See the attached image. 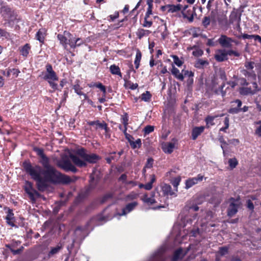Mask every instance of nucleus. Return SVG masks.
<instances>
[{"label": "nucleus", "instance_id": "1", "mask_svg": "<svg viewBox=\"0 0 261 261\" xmlns=\"http://www.w3.org/2000/svg\"><path fill=\"white\" fill-rule=\"evenodd\" d=\"M33 150L41 158V160L40 162L44 170L38 165L33 166L29 161H25L23 163L22 166L27 173L37 182L38 190L40 191H44L48 187L47 180L53 173L55 168L50 165L49 159L44 154L43 148L35 146Z\"/></svg>", "mask_w": 261, "mask_h": 261}, {"label": "nucleus", "instance_id": "2", "mask_svg": "<svg viewBox=\"0 0 261 261\" xmlns=\"http://www.w3.org/2000/svg\"><path fill=\"white\" fill-rule=\"evenodd\" d=\"M69 157L74 165L79 168L86 167L88 163L96 164L101 159L96 153H88V151L83 147L77 149L76 154H70Z\"/></svg>", "mask_w": 261, "mask_h": 261}, {"label": "nucleus", "instance_id": "3", "mask_svg": "<svg viewBox=\"0 0 261 261\" xmlns=\"http://www.w3.org/2000/svg\"><path fill=\"white\" fill-rule=\"evenodd\" d=\"M0 15L5 21V24L10 27L16 25L20 20L15 11L7 5L0 7Z\"/></svg>", "mask_w": 261, "mask_h": 261}, {"label": "nucleus", "instance_id": "4", "mask_svg": "<svg viewBox=\"0 0 261 261\" xmlns=\"http://www.w3.org/2000/svg\"><path fill=\"white\" fill-rule=\"evenodd\" d=\"M78 179H79L78 176H73L72 178H71L55 169L53 173L47 180V183L50 182L54 185H68L71 182H75Z\"/></svg>", "mask_w": 261, "mask_h": 261}, {"label": "nucleus", "instance_id": "5", "mask_svg": "<svg viewBox=\"0 0 261 261\" xmlns=\"http://www.w3.org/2000/svg\"><path fill=\"white\" fill-rule=\"evenodd\" d=\"M240 84L242 86L239 89V93L242 95H247L249 94H253L257 91V84L255 82H248L245 79L241 80Z\"/></svg>", "mask_w": 261, "mask_h": 261}, {"label": "nucleus", "instance_id": "6", "mask_svg": "<svg viewBox=\"0 0 261 261\" xmlns=\"http://www.w3.org/2000/svg\"><path fill=\"white\" fill-rule=\"evenodd\" d=\"M57 38L65 48H67L68 46L74 48L73 36L69 32L64 31L63 34H58Z\"/></svg>", "mask_w": 261, "mask_h": 261}, {"label": "nucleus", "instance_id": "7", "mask_svg": "<svg viewBox=\"0 0 261 261\" xmlns=\"http://www.w3.org/2000/svg\"><path fill=\"white\" fill-rule=\"evenodd\" d=\"M162 192L163 196L161 197L159 200L161 202H164V204H161L160 205L158 206V208L165 207L166 205L168 206V204L167 203V201L168 199V196L173 194L171 186L166 184H165L162 187Z\"/></svg>", "mask_w": 261, "mask_h": 261}, {"label": "nucleus", "instance_id": "8", "mask_svg": "<svg viewBox=\"0 0 261 261\" xmlns=\"http://www.w3.org/2000/svg\"><path fill=\"white\" fill-rule=\"evenodd\" d=\"M229 200L230 204L227 210V214L228 217H232L237 213L240 205V202L239 201V199H236L233 197L230 198Z\"/></svg>", "mask_w": 261, "mask_h": 261}, {"label": "nucleus", "instance_id": "9", "mask_svg": "<svg viewBox=\"0 0 261 261\" xmlns=\"http://www.w3.org/2000/svg\"><path fill=\"white\" fill-rule=\"evenodd\" d=\"M20 244V241L12 240L10 244H5V247L9 249L13 255H18L21 254L24 250V247L22 246L17 249H15V248H16Z\"/></svg>", "mask_w": 261, "mask_h": 261}, {"label": "nucleus", "instance_id": "10", "mask_svg": "<svg viewBox=\"0 0 261 261\" xmlns=\"http://www.w3.org/2000/svg\"><path fill=\"white\" fill-rule=\"evenodd\" d=\"M172 74L178 80L182 81L184 79V76H193L194 73L192 71H189L188 70H182V72L180 73L179 70L175 67V66H172L171 70Z\"/></svg>", "mask_w": 261, "mask_h": 261}, {"label": "nucleus", "instance_id": "11", "mask_svg": "<svg viewBox=\"0 0 261 261\" xmlns=\"http://www.w3.org/2000/svg\"><path fill=\"white\" fill-rule=\"evenodd\" d=\"M58 166L65 172L71 171L73 173H76L78 171V169L68 160L61 161L58 164Z\"/></svg>", "mask_w": 261, "mask_h": 261}, {"label": "nucleus", "instance_id": "12", "mask_svg": "<svg viewBox=\"0 0 261 261\" xmlns=\"http://www.w3.org/2000/svg\"><path fill=\"white\" fill-rule=\"evenodd\" d=\"M171 141L172 142H165L162 144V149L165 153H172L175 148V144H177L178 141L175 138L172 139Z\"/></svg>", "mask_w": 261, "mask_h": 261}, {"label": "nucleus", "instance_id": "13", "mask_svg": "<svg viewBox=\"0 0 261 261\" xmlns=\"http://www.w3.org/2000/svg\"><path fill=\"white\" fill-rule=\"evenodd\" d=\"M218 41L222 47L225 48L231 47L232 44L233 42L237 43V42L235 40L224 35H222L220 36V37L218 39Z\"/></svg>", "mask_w": 261, "mask_h": 261}, {"label": "nucleus", "instance_id": "14", "mask_svg": "<svg viewBox=\"0 0 261 261\" xmlns=\"http://www.w3.org/2000/svg\"><path fill=\"white\" fill-rule=\"evenodd\" d=\"M212 84V89L214 92L217 94H221L223 97H225L227 93V89H229V87H227L225 90H224L223 88L225 87V84L224 82H223L220 86H218V88H217L216 85H218V82H217L216 80H213Z\"/></svg>", "mask_w": 261, "mask_h": 261}, {"label": "nucleus", "instance_id": "15", "mask_svg": "<svg viewBox=\"0 0 261 261\" xmlns=\"http://www.w3.org/2000/svg\"><path fill=\"white\" fill-rule=\"evenodd\" d=\"M203 178L204 176L201 174H198L196 177L189 178L186 180L185 188L189 189L199 182L202 181Z\"/></svg>", "mask_w": 261, "mask_h": 261}, {"label": "nucleus", "instance_id": "16", "mask_svg": "<svg viewBox=\"0 0 261 261\" xmlns=\"http://www.w3.org/2000/svg\"><path fill=\"white\" fill-rule=\"evenodd\" d=\"M46 67V72L44 74L43 79L47 82L50 81H58V76L56 73L53 70L52 66Z\"/></svg>", "mask_w": 261, "mask_h": 261}, {"label": "nucleus", "instance_id": "17", "mask_svg": "<svg viewBox=\"0 0 261 261\" xmlns=\"http://www.w3.org/2000/svg\"><path fill=\"white\" fill-rule=\"evenodd\" d=\"M24 191L29 195L30 199L33 202H35L36 200L35 195L37 197L40 196L39 193L33 188L32 184L31 182H29V187L24 188Z\"/></svg>", "mask_w": 261, "mask_h": 261}, {"label": "nucleus", "instance_id": "18", "mask_svg": "<svg viewBox=\"0 0 261 261\" xmlns=\"http://www.w3.org/2000/svg\"><path fill=\"white\" fill-rule=\"evenodd\" d=\"M215 58L219 62L227 60L228 59L227 50L224 49L217 50L215 53Z\"/></svg>", "mask_w": 261, "mask_h": 261}, {"label": "nucleus", "instance_id": "19", "mask_svg": "<svg viewBox=\"0 0 261 261\" xmlns=\"http://www.w3.org/2000/svg\"><path fill=\"white\" fill-rule=\"evenodd\" d=\"M5 219L8 225L11 227H17V226L14 224V222H15V218L14 217V214L13 212V210L12 209L8 208L7 214Z\"/></svg>", "mask_w": 261, "mask_h": 261}, {"label": "nucleus", "instance_id": "20", "mask_svg": "<svg viewBox=\"0 0 261 261\" xmlns=\"http://www.w3.org/2000/svg\"><path fill=\"white\" fill-rule=\"evenodd\" d=\"M224 115V114H221L220 115H207L204 119V121L206 123L205 128H209L211 126H213L215 124L214 120L217 117H221Z\"/></svg>", "mask_w": 261, "mask_h": 261}, {"label": "nucleus", "instance_id": "21", "mask_svg": "<svg viewBox=\"0 0 261 261\" xmlns=\"http://www.w3.org/2000/svg\"><path fill=\"white\" fill-rule=\"evenodd\" d=\"M138 204V202L134 201L129 203H128L126 206L122 209V213L120 214V216L125 215L128 213L132 211L135 207Z\"/></svg>", "mask_w": 261, "mask_h": 261}, {"label": "nucleus", "instance_id": "22", "mask_svg": "<svg viewBox=\"0 0 261 261\" xmlns=\"http://www.w3.org/2000/svg\"><path fill=\"white\" fill-rule=\"evenodd\" d=\"M231 103H236L237 104V107L230 108L228 110V112L231 114H237L241 112V107L242 105V102L240 99H236Z\"/></svg>", "mask_w": 261, "mask_h": 261}, {"label": "nucleus", "instance_id": "23", "mask_svg": "<svg viewBox=\"0 0 261 261\" xmlns=\"http://www.w3.org/2000/svg\"><path fill=\"white\" fill-rule=\"evenodd\" d=\"M204 129L203 126L194 127L192 130V139L195 140L204 132Z\"/></svg>", "mask_w": 261, "mask_h": 261}, {"label": "nucleus", "instance_id": "24", "mask_svg": "<svg viewBox=\"0 0 261 261\" xmlns=\"http://www.w3.org/2000/svg\"><path fill=\"white\" fill-rule=\"evenodd\" d=\"M240 16H239L236 12L233 11L229 16V22L231 23L236 24L238 27H240Z\"/></svg>", "mask_w": 261, "mask_h": 261}, {"label": "nucleus", "instance_id": "25", "mask_svg": "<svg viewBox=\"0 0 261 261\" xmlns=\"http://www.w3.org/2000/svg\"><path fill=\"white\" fill-rule=\"evenodd\" d=\"M142 200L144 202L147 203L148 205H152L156 202L154 198L153 194L151 195V197H148L147 194H144L142 198Z\"/></svg>", "mask_w": 261, "mask_h": 261}, {"label": "nucleus", "instance_id": "26", "mask_svg": "<svg viewBox=\"0 0 261 261\" xmlns=\"http://www.w3.org/2000/svg\"><path fill=\"white\" fill-rule=\"evenodd\" d=\"M183 250L181 248H179L176 250L173 253V257L172 258V261H177L180 258H182V257L185 255L183 254L181 256V254L182 253Z\"/></svg>", "mask_w": 261, "mask_h": 261}, {"label": "nucleus", "instance_id": "27", "mask_svg": "<svg viewBox=\"0 0 261 261\" xmlns=\"http://www.w3.org/2000/svg\"><path fill=\"white\" fill-rule=\"evenodd\" d=\"M254 124L255 126L254 135L259 138H261V120L255 121Z\"/></svg>", "mask_w": 261, "mask_h": 261}, {"label": "nucleus", "instance_id": "28", "mask_svg": "<svg viewBox=\"0 0 261 261\" xmlns=\"http://www.w3.org/2000/svg\"><path fill=\"white\" fill-rule=\"evenodd\" d=\"M31 50V46L29 44H25L20 49V54L24 57H27Z\"/></svg>", "mask_w": 261, "mask_h": 261}, {"label": "nucleus", "instance_id": "29", "mask_svg": "<svg viewBox=\"0 0 261 261\" xmlns=\"http://www.w3.org/2000/svg\"><path fill=\"white\" fill-rule=\"evenodd\" d=\"M74 90V92L79 95H83L84 97V99H86L87 98V94L84 93L82 92L83 88L80 86L79 84H77L74 85L73 87Z\"/></svg>", "mask_w": 261, "mask_h": 261}, {"label": "nucleus", "instance_id": "30", "mask_svg": "<svg viewBox=\"0 0 261 261\" xmlns=\"http://www.w3.org/2000/svg\"><path fill=\"white\" fill-rule=\"evenodd\" d=\"M45 36V30L44 29H40L36 34V38L38 40L42 43L44 41Z\"/></svg>", "mask_w": 261, "mask_h": 261}, {"label": "nucleus", "instance_id": "31", "mask_svg": "<svg viewBox=\"0 0 261 261\" xmlns=\"http://www.w3.org/2000/svg\"><path fill=\"white\" fill-rule=\"evenodd\" d=\"M120 121L123 125V126H128L129 124V116L126 112H124L123 114L121 115Z\"/></svg>", "mask_w": 261, "mask_h": 261}, {"label": "nucleus", "instance_id": "32", "mask_svg": "<svg viewBox=\"0 0 261 261\" xmlns=\"http://www.w3.org/2000/svg\"><path fill=\"white\" fill-rule=\"evenodd\" d=\"M110 70L112 74L117 75L120 78L122 77V75L119 66H110Z\"/></svg>", "mask_w": 261, "mask_h": 261}, {"label": "nucleus", "instance_id": "33", "mask_svg": "<svg viewBox=\"0 0 261 261\" xmlns=\"http://www.w3.org/2000/svg\"><path fill=\"white\" fill-rule=\"evenodd\" d=\"M150 180L146 184H144V189L146 190H150L152 188V184L156 180L155 175L152 174L150 175Z\"/></svg>", "mask_w": 261, "mask_h": 261}, {"label": "nucleus", "instance_id": "34", "mask_svg": "<svg viewBox=\"0 0 261 261\" xmlns=\"http://www.w3.org/2000/svg\"><path fill=\"white\" fill-rule=\"evenodd\" d=\"M151 97L152 95L150 92L146 91L141 95L140 98L142 101L149 102L151 100Z\"/></svg>", "mask_w": 261, "mask_h": 261}, {"label": "nucleus", "instance_id": "35", "mask_svg": "<svg viewBox=\"0 0 261 261\" xmlns=\"http://www.w3.org/2000/svg\"><path fill=\"white\" fill-rule=\"evenodd\" d=\"M116 152H112L110 153V155L106 158L107 163L109 164H111L112 161H117L119 160V157H117Z\"/></svg>", "mask_w": 261, "mask_h": 261}, {"label": "nucleus", "instance_id": "36", "mask_svg": "<svg viewBox=\"0 0 261 261\" xmlns=\"http://www.w3.org/2000/svg\"><path fill=\"white\" fill-rule=\"evenodd\" d=\"M170 61H172L176 65H181L183 63L182 59H179L177 56L172 55L170 56Z\"/></svg>", "mask_w": 261, "mask_h": 261}, {"label": "nucleus", "instance_id": "37", "mask_svg": "<svg viewBox=\"0 0 261 261\" xmlns=\"http://www.w3.org/2000/svg\"><path fill=\"white\" fill-rule=\"evenodd\" d=\"M168 9V11L169 12L173 13L175 12H177L179 11L181 9V5H169L166 6Z\"/></svg>", "mask_w": 261, "mask_h": 261}, {"label": "nucleus", "instance_id": "38", "mask_svg": "<svg viewBox=\"0 0 261 261\" xmlns=\"http://www.w3.org/2000/svg\"><path fill=\"white\" fill-rule=\"evenodd\" d=\"M129 145L133 149L140 148L142 146L141 140L138 139L135 141H133L132 142H130Z\"/></svg>", "mask_w": 261, "mask_h": 261}, {"label": "nucleus", "instance_id": "39", "mask_svg": "<svg viewBox=\"0 0 261 261\" xmlns=\"http://www.w3.org/2000/svg\"><path fill=\"white\" fill-rule=\"evenodd\" d=\"M188 8V6H185L184 7L183 10L182 11V15L185 18H186L189 22H192L193 21V13H190L187 14L186 10Z\"/></svg>", "mask_w": 261, "mask_h": 261}, {"label": "nucleus", "instance_id": "40", "mask_svg": "<svg viewBox=\"0 0 261 261\" xmlns=\"http://www.w3.org/2000/svg\"><path fill=\"white\" fill-rule=\"evenodd\" d=\"M223 122H224V126L221 127L220 129V131L223 132L224 133H226V130L229 128V117L228 116L225 117Z\"/></svg>", "mask_w": 261, "mask_h": 261}, {"label": "nucleus", "instance_id": "41", "mask_svg": "<svg viewBox=\"0 0 261 261\" xmlns=\"http://www.w3.org/2000/svg\"><path fill=\"white\" fill-rule=\"evenodd\" d=\"M154 258L155 259L159 260V261H164V251L160 250L155 252L154 254Z\"/></svg>", "mask_w": 261, "mask_h": 261}, {"label": "nucleus", "instance_id": "42", "mask_svg": "<svg viewBox=\"0 0 261 261\" xmlns=\"http://www.w3.org/2000/svg\"><path fill=\"white\" fill-rule=\"evenodd\" d=\"M113 195V193L111 192L105 194L101 198L100 203L103 204L105 203L109 199L112 198Z\"/></svg>", "mask_w": 261, "mask_h": 261}, {"label": "nucleus", "instance_id": "43", "mask_svg": "<svg viewBox=\"0 0 261 261\" xmlns=\"http://www.w3.org/2000/svg\"><path fill=\"white\" fill-rule=\"evenodd\" d=\"M188 50L194 49L193 51H192V54L194 56H196V57L200 56L202 55V54L203 53V51L201 49H200L199 48H197V47H195L193 48L188 47Z\"/></svg>", "mask_w": 261, "mask_h": 261}, {"label": "nucleus", "instance_id": "44", "mask_svg": "<svg viewBox=\"0 0 261 261\" xmlns=\"http://www.w3.org/2000/svg\"><path fill=\"white\" fill-rule=\"evenodd\" d=\"M228 164L231 169H234L238 165V161L236 158L229 159L228 160Z\"/></svg>", "mask_w": 261, "mask_h": 261}, {"label": "nucleus", "instance_id": "45", "mask_svg": "<svg viewBox=\"0 0 261 261\" xmlns=\"http://www.w3.org/2000/svg\"><path fill=\"white\" fill-rule=\"evenodd\" d=\"M88 86L90 88L96 87L100 90L105 86L100 82H91L88 84Z\"/></svg>", "mask_w": 261, "mask_h": 261}, {"label": "nucleus", "instance_id": "46", "mask_svg": "<svg viewBox=\"0 0 261 261\" xmlns=\"http://www.w3.org/2000/svg\"><path fill=\"white\" fill-rule=\"evenodd\" d=\"M124 81H125V83L124 84V86L126 88H128V86L127 85V84L130 85L129 88L131 90H135L138 87V85L137 83H135V84L132 83L130 81H126L125 79H124Z\"/></svg>", "mask_w": 261, "mask_h": 261}, {"label": "nucleus", "instance_id": "47", "mask_svg": "<svg viewBox=\"0 0 261 261\" xmlns=\"http://www.w3.org/2000/svg\"><path fill=\"white\" fill-rule=\"evenodd\" d=\"M228 249L229 248L227 246L219 247L217 253H219L221 256H224L228 253Z\"/></svg>", "mask_w": 261, "mask_h": 261}, {"label": "nucleus", "instance_id": "48", "mask_svg": "<svg viewBox=\"0 0 261 261\" xmlns=\"http://www.w3.org/2000/svg\"><path fill=\"white\" fill-rule=\"evenodd\" d=\"M141 56H142L141 53L140 52V51L138 49L137 50L136 58H135V60L134 61L135 64L136 65H139L140 60L141 59Z\"/></svg>", "mask_w": 261, "mask_h": 261}, {"label": "nucleus", "instance_id": "49", "mask_svg": "<svg viewBox=\"0 0 261 261\" xmlns=\"http://www.w3.org/2000/svg\"><path fill=\"white\" fill-rule=\"evenodd\" d=\"M149 31L144 29H139L137 32V36L140 39L144 36L148 35Z\"/></svg>", "mask_w": 261, "mask_h": 261}, {"label": "nucleus", "instance_id": "50", "mask_svg": "<svg viewBox=\"0 0 261 261\" xmlns=\"http://www.w3.org/2000/svg\"><path fill=\"white\" fill-rule=\"evenodd\" d=\"M154 126L152 125H148L144 128L145 134H149L154 131Z\"/></svg>", "mask_w": 261, "mask_h": 261}, {"label": "nucleus", "instance_id": "51", "mask_svg": "<svg viewBox=\"0 0 261 261\" xmlns=\"http://www.w3.org/2000/svg\"><path fill=\"white\" fill-rule=\"evenodd\" d=\"M73 44H74V48L76 46H80L81 45L84 43V41L81 39L80 38H76L73 37Z\"/></svg>", "mask_w": 261, "mask_h": 261}, {"label": "nucleus", "instance_id": "52", "mask_svg": "<svg viewBox=\"0 0 261 261\" xmlns=\"http://www.w3.org/2000/svg\"><path fill=\"white\" fill-rule=\"evenodd\" d=\"M20 72L18 69L13 68L12 70H10L7 71V76H9L11 74H12L15 77H17L18 75V73Z\"/></svg>", "mask_w": 261, "mask_h": 261}, {"label": "nucleus", "instance_id": "53", "mask_svg": "<svg viewBox=\"0 0 261 261\" xmlns=\"http://www.w3.org/2000/svg\"><path fill=\"white\" fill-rule=\"evenodd\" d=\"M61 248L62 247L59 246H57L56 247L52 248L50 251H49L48 255L50 256L57 253Z\"/></svg>", "mask_w": 261, "mask_h": 261}, {"label": "nucleus", "instance_id": "54", "mask_svg": "<svg viewBox=\"0 0 261 261\" xmlns=\"http://www.w3.org/2000/svg\"><path fill=\"white\" fill-rule=\"evenodd\" d=\"M138 196V195L134 192H132L128 194L126 197V200H133L134 199H136Z\"/></svg>", "mask_w": 261, "mask_h": 261}, {"label": "nucleus", "instance_id": "55", "mask_svg": "<svg viewBox=\"0 0 261 261\" xmlns=\"http://www.w3.org/2000/svg\"><path fill=\"white\" fill-rule=\"evenodd\" d=\"M154 160L152 158H149L147 159L146 163L145 165V168H151L153 166Z\"/></svg>", "mask_w": 261, "mask_h": 261}, {"label": "nucleus", "instance_id": "56", "mask_svg": "<svg viewBox=\"0 0 261 261\" xmlns=\"http://www.w3.org/2000/svg\"><path fill=\"white\" fill-rule=\"evenodd\" d=\"M227 56H233L234 57H239L240 54L237 51L232 49L227 50Z\"/></svg>", "mask_w": 261, "mask_h": 261}, {"label": "nucleus", "instance_id": "57", "mask_svg": "<svg viewBox=\"0 0 261 261\" xmlns=\"http://www.w3.org/2000/svg\"><path fill=\"white\" fill-rule=\"evenodd\" d=\"M180 180H181V178L179 176L174 178L172 181V184L174 188H177V186L179 185V184L180 182Z\"/></svg>", "mask_w": 261, "mask_h": 261}, {"label": "nucleus", "instance_id": "58", "mask_svg": "<svg viewBox=\"0 0 261 261\" xmlns=\"http://www.w3.org/2000/svg\"><path fill=\"white\" fill-rule=\"evenodd\" d=\"M247 203V207L251 212H253L254 211V206L253 202L251 201V200H248L246 202Z\"/></svg>", "mask_w": 261, "mask_h": 261}, {"label": "nucleus", "instance_id": "59", "mask_svg": "<svg viewBox=\"0 0 261 261\" xmlns=\"http://www.w3.org/2000/svg\"><path fill=\"white\" fill-rule=\"evenodd\" d=\"M152 21L149 19L148 17H145L144 22L143 26L145 27L149 28L152 25Z\"/></svg>", "mask_w": 261, "mask_h": 261}, {"label": "nucleus", "instance_id": "60", "mask_svg": "<svg viewBox=\"0 0 261 261\" xmlns=\"http://www.w3.org/2000/svg\"><path fill=\"white\" fill-rule=\"evenodd\" d=\"M219 141H220V142L222 144L221 145V147L222 148V149H223V153H225V150H224V146H223V145H228V144L226 143V142L224 140L223 136H221L219 138Z\"/></svg>", "mask_w": 261, "mask_h": 261}, {"label": "nucleus", "instance_id": "61", "mask_svg": "<svg viewBox=\"0 0 261 261\" xmlns=\"http://www.w3.org/2000/svg\"><path fill=\"white\" fill-rule=\"evenodd\" d=\"M127 179V175L126 174H122L119 178L118 181H122L123 183L126 184Z\"/></svg>", "mask_w": 261, "mask_h": 261}, {"label": "nucleus", "instance_id": "62", "mask_svg": "<svg viewBox=\"0 0 261 261\" xmlns=\"http://www.w3.org/2000/svg\"><path fill=\"white\" fill-rule=\"evenodd\" d=\"M210 21L211 20L209 17H204L202 20V23L204 26L207 27L210 24Z\"/></svg>", "mask_w": 261, "mask_h": 261}, {"label": "nucleus", "instance_id": "63", "mask_svg": "<svg viewBox=\"0 0 261 261\" xmlns=\"http://www.w3.org/2000/svg\"><path fill=\"white\" fill-rule=\"evenodd\" d=\"M228 143L230 144H233L234 145H237L239 144L240 141L238 139H232L228 140Z\"/></svg>", "mask_w": 261, "mask_h": 261}, {"label": "nucleus", "instance_id": "64", "mask_svg": "<svg viewBox=\"0 0 261 261\" xmlns=\"http://www.w3.org/2000/svg\"><path fill=\"white\" fill-rule=\"evenodd\" d=\"M55 81H48V83L49 84V86L53 88L54 90L58 89V84L54 82Z\"/></svg>", "mask_w": 261, "mask_h": 261}]
</instances>
